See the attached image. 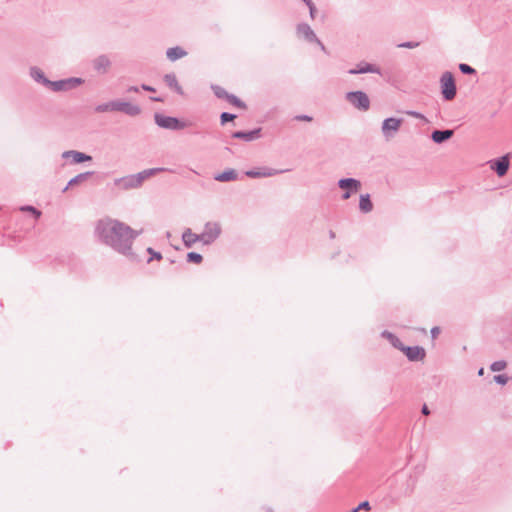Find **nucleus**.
Instances as JSON below:
<instances>
[{
	"label": "nucleus",
	"instance_id": "nucleus-11",
	"mask_svg": "<svg viewBox=\"0 0 512 512\" xmlns=\"http://www.w3.org/2000/svg\"><path fill=\"white\" fill-rule=\"evenodd\" d=\"M213 90L218 97L226 98L228 100V102L231 103L232 105H235L240 108L245 107L244 103L240 99H238L237 97H235L233 95H228L227 92L223 88L217 86V87H214Z\"/></svg>",
	"mask_w": 512,
	"mask_h": 512
},
{
	"label": "nucleus",
	"instance_id": "nucleus-28",
	"mask_svg": "<svg viewBox=\"0 0 512 512\" xmlns=\"http://www.w3.org/2000/svg\"><path fill=\"white\" fill-rule=\"evenodd\" d=\"M148 253L151 254V257L148 259V262H151L153 259L160 261L162 259V255L159 252H155L152 248L147 249Z\"/></svg>",
	"mask_w": 512,
	"mask_h": 512
},
{
	"label": "nucleus",
	"instance_id": "nucleus-10",
	"mask_svg": "<svg viewBox=\"0 0 512 512\" xmlns=\"http://www.w3.org/2000/svg\"><path fill=\"white\" fill-rule=\"evenodd\" d=\"M205 236H206V234L198 235L196 233H193L190 229H187L184 231V233L182 235V239H183L184 245L186 247H191L196 242H199V241L203 242V239H205Z\"/></svg>",
	"mask_w": 512,
	"mask_h": 512
},
{
	"label": "nucleus",
	"instance_id": "nucleus-31",
	"mask_svg": "<svg viewBox=\"0 0 512 512\" xmlns=\"http://www.w3.org/2000/svg\"><path fill=\"white\" fill-rule=\"evenodd\" d=\"M21 210H22V211H28V212L33 213V214L36 216V218H39V217H40V215H41V212H40V211H38V210H36V209H35L34 207H32V206L22 207V208H21Z\"/></svg>",
	"mask_w": 512,
	"mask_h": 512
},
{
	"label": "nucleus",
	"instance_id": "nucleus-17",
	"mask_svg": "<svg viewBox=\"0 0 512 512\" xmlns=\"http://www.w3.org/2000/svg\"><path fill=\"white\" fill-rule=\"evenodd\" d=\"M453 135V130H435L432 134V139L436 143H441L447 139H449Z\"/></svg>",
	"mask_w": 512,
	"mask_h": 512
},
{
	"label": "nucleus",
	"instance_id": "nucleus-41",
	"mask_svg": "<svg viewBox=\"0 0 512 512\" xmlns=\"http://www.w3.org/2000/svg\"><path fill=\"white\" fill-rule=\"evenodd\" d=\"M350 512H358V509L355 508V509L351 510Z\"/></svg>",
	"mask_w": 512,
	"mask_h": 512
},
{
	"label": "nucleus",
	"instance_id": "nucleus-6",
	"mask_svg": "<svg viewBox=\"0 0 512 512\" xmlns=\"http://www.w3.org/2000/svg\"><path fill=\"white\" fill-rule=\"evenodd\" d=\"M297 36L299 39L306 40L309 42H317L323 50H325V47L323 44L316 38V35L314 34L313 30L310 28V26L306 24H301L297 27Z\"/></svg>",
	"mask_w": 512,
	"mask_h": 512
},
{
	"label": "nucleus",
	"instance_id": "nucleus-4",
	"mask_svg": "<svg viewBox=\"0 0 512 512\" xmlns=\"http://www.w3.org/2000/svg\"><path fill=\"white\" fill-rule=\"evenodd\" d=\"M441 92L446 100H452L456 95L455 80L450 72L442 74L440 79Z\"/></svg>",
	"mask_w": 512,
	"mask_h": 512
},
{
	"label": "nucleus",
	"instance_id": "nucleus-32",
	"mask_svg": "<svg viewBox=\"0 0 512 512\" xmlns=\"http://www.w3.org/2000/svg\"><path fill=\"white\" fill-rule=\"evenodd\" d=\"M494 380L499 384H506L508 382V377L505 375H497L494 377Z\"/></svg>",
	"mask_w": 512,
	"mask_h": 512
},
{
	"label": "nucleus",
	"instance_id": "nucleus-38",
	"mask_svg": "<svg viewBox=\"0 0 512 512\" xmlns=\"http://www.w3.org/2000/svg\"><path fill=\"white\" fill-rule=\"evenodd\" d=\"M142 88H143L144 90H147V91H154V89H153L152 87L147 86V85H143V86H142Z\"/></svg>",
	"mask_w": 512,
	"mask_h": 512
},
{
	"label": "nucleus",
	"instance_id": "nucleus-15",
	"mask_svg": "<svg viewBox=\"0 0 512 512\" xmlns=\"http://www.w3.org/2000/svg\"><path fill=\"white\" fill-rule=\"evenodd\" d=\"M237 172L234 169H229L222 173L217 174L214 179L219 182H229L237 179Z\"/></svg>",
	"mask_w": 512,
	"mask_h": 512
},
{
	"label": "nucleus",
	"instance_id": "nucleus-20",
	"mask_svg": "<svg viewBox=\"0 0 512 512\" xmlns=\"http://www.w3.org/2000/svg\"><path fill=\"white\" fill-rule=\"evenodd\" d=\"M367 72H377V69L367 63H362L357 66L356 69H352L349 71L351 74H357V73H367Z\"/></svg>",
	"mask_w": 512,
	"mask_h": 512
},
{
	"label": "nucleus",
	"instance_id": "nucleus-36",
	"mask_svg": "<svg viewBox=\"0 0 512 512\" xmlns=\"http://www.w3.org/2000/svg\"><path fill=\"white\" fill-rule=\"evenodd\" d=\"M439 333H440V329L438 327L432 328L431 334H432L433 338H436L439 335Z\"/></svg>",
	"mask_w": 512,
	"mask_h": 512
},
{
	"label": "nucleus",
	"instance_id": "nucleus-8",
	"mask_svg": "<svg viewBox=\"0 0 512 512\" xmlns=\"http://www.w3.org/2000/svg\"><path fill=\"white\" fill-rule=\"evenodd\" d=\"M400 349L405 353V355L411 361L423 360L425 355H426L425 350L422 347H419V346H415V347H400Z\"/></svg>",
	"mask_w": 512,
	"mask_h": 512
},
{
	"label": "nucleus",
	"instance_id": "nucleus-29",
	"mask_svg": "<svg viewBox=\"0 0 512 512\" xmlns=\"http://www.w3.org/2000/svg\"><path fill=\"white\" fill-rule=\"evenodd\" d=\"M459 69L465 74H472L475 70L467 64H460Z\"/></svg>",
	"mask_w": 512,
	"mask_h": 512
},
{
	"label": "nucleus",
	"instance_id": "nucleus-40",
	"mask_svg": "<svg viewBox=\"0 0 512 512\" xmlns=\"http://www.w3.org/2000/svg\"><path fill=\"white\" fill-rule=\"evenodd\" d=\"M301 119L306 120V121H310L311 120V118L307 117V116L301 117Z\"/></svg>",
	"mask_w": 512,
	"mask_h": 512
},
{
	"label": "nucleus",
	"instance_id": "nucleus-23",
	"mask_svg": "<svg viewBox=\"0 0 512 512\" xmlns=\"http://www.w3.org/2000/svg\"><path fill=\"white\" fill-rule=\"evenodd\" d=\"M109 66H110V61L108 60V58H106L104 56H101L95 60V68L98 71L104 72L108 69Z\"/></svg>",
	"mask_w": 512,
	"mask_h": 512
},
{
	"label": "nucleus",
	"instance_id": "nucleus-7",
	"mask_svg": "<svg viewBox=\"0 0 512 512\" xmlns=\"http://www.w3.org/2000/svg\"><path fill=\"white\" fill-rule=\"evenodd\" d=\"M339 186L341 189H347L348 191L343 195L344 199H348L350 197V192H358L361 184L358 180L355 179H342L339 181Z\"/></svg>",
	"mask_w": 512,
	"mask_h": 512
},
{
	"label": "nucleus",
	"instance_id": "nucleus-5",
	"mask_svg": "<svg viewBox=\"0 0 512 512\" xmlns=\"http://www.w3.org/2000/svg\"><path fill=\"white\" fill-rule=\"evenodd\" d=\"M103 110L121 111L128 115H137L140 112L138 106L128 102L115 101L107 104Z\"/></svg>",
	"mask_w": 512,
	"mask_h": 512
},
{
	"label": "nucleus",
	"instance_id": "nucleus-22",
	"mask_svg": "<svg viewBox=\"0 0 512 512\" xmlns=\"http://www.w3.org/2000/svg\"><path fill=\"white\" fill-rule=\"evenodd\" d=\"M185 51L182 50L181 48L179 47H175V48H170L168 49L167 51V57L172 60V61H175L181 57H183L185 55Z\"/></svg>",
	"mask_w": 512,
	"mask_h": 512
},
{
	"label": "nucleus",
	"instance_id": "nucleus-24",
	"mask_svg": "<svg viewBox=\"0 0 512 512\" xmlns=\"http://www.w3.org/2000/svg\"><path fill=\"white\" fill-rule=\"evenodd\" d=\"M187 260H188V262H191L194 264H200L203 260V257L199 253L190 252L187 254Z\"/></svg>",
	"mask_w": 512,
	"mask_h": 512
},
{
	"label": "nucleus",
	"instance_id": "nucleus-16",
	"mask_svg": "<svg viewBox=\"0 0 512 512\" xmlns=\"http://www.w3.org/2000/svg\"><path fill=\"white\" fill-rule=\"evenodd\" d=\"M233 138H239L244 141H253L259 137V130H251L249 132H236L232 135Z\"/></svg>",
	"mask_w": 512,
	"mask_h": 512
},
{
	"label": "nucleus",
	"instance_id": "nucleus-34",
	"mask_svg": "<svg viewBox=\"0 0 512 512\" xmlns=\"http://www.w3.org/2000/svg\"><path fill=\"white\" fill-rule=\"evenodd\" d=\"M356 508L358 509V511L361 510V509L369 511L370 510V504H369L368 501H364V502L360 503Z\"/></svg>",
	"mask_w": 512,
	"mask_h": 512
},
{
	"label": "nucleus",
	"instance_id": "nucleus-25",
	"mask_svg": "<svg viewBox=\"0 0 512 512\" xmlns=\"http://www.w3.org/2000/svg\"><path fill=\"white\" fill-rule=\"evenodd\" d=\"M406 116H415L418 119V123L415 124L416 126H426L430 124V122L423 116L413 113H406Z\"/></svg>",
	"mask_w": 512,
	"mask_h": 512
},
{
	"label": "nucleus",
	"instance_id": "nucleus-26",
	"mask_svg": "<svg viewBox=\"0 0 512 512\" xmlns=\"http://www.w3.org/2000/svg\"><path fill=\"white\" fill-rule=\"evenodd\" d=\"M506 366L507 364L505 361H496L491 365V370L495 372L502 371L506 368Z\"/></svg>",
	"mask_w": 512,
	"mask_h": 512
},
{
	"label": "nucleus",
	"instance_id": "nucleus-3",
	"mask_svg": "<svg viewBox=\"0 0 512 512\" xmlns=\"http://www.w3.org/2000/svg\"><path fill=\"white\" fill-rule=\"evenodd\" d=\"M346 100L358 110L367 111L370 107V99L363 91L348 92Z\"/></svg>",
	"mask_w": 512,
	"mask_h": 512
},
{
	"label": "nucleus",
	"instance_id": "nucleus-18",
	"mask_svg": "<svg viewBox=\"0 0 512 512\" xmlns=\"http://www.w3.org/2000/svg\"><path fill=\"white\" fill-rule=\"evenodd\" d=\"M408 124L405 119L402 118H388L384 121L383 127L385 129L388 128H398L401 125Z\"/></svg>",
	"mask_w": 512,
	"mask_h": 512
},
{
	"label": "nucleus",
	"instance_id": "nucleus-13",
	"mask_svg": "<svg viewBox=\"0 0 512 512\" xmlns=\"http://www.w3.org/2000/svg\"><path fill=\"white\" fill-rule=\"evenodd\" d=\"M156 123L163 128H177L180 123L176 118L156 115Z\"/></svg>",
	"mask_w": 512,
	"mask_h": 512
},
{
	"label": "nucleus",
	"instance_id": "nucleus-35",
	"mask_svg": "<svg viewBox=\"0 0 512 512\" xmlns=\"http://www.w3.org/2000/svg\"><path fill=\"white\" fill-rule=\"evenodd\" d=\"M53 88L54 90H61V89H64V87L67 85L66 82H57V83H53Z\"/></svg>",
	"mask_w": 512,
	"mask_h": 512
},
{
	"label": "nucleus",
	"instance_id": "nucleus-30",
	"mask_svg": "<svg viewBox=\"0 0 512 512\" xmlns=\"http://www.w3.org/2000/svg\"><path fill=\"white\" fill-rule=\"evenodd\" d=\"M234 118H235L234 114L222 113V115H221V124L224 125V124H226L227 121L233 120Z\"/></svg>",
	"mask_w": 512,
	"mask_h": 512
},
{
	"label": "nucleus",
	"instance_id": "nucleus-19",
	"mask_svg": "<svg viewBox=\"0 0 512 512\" xmlns=\"http://www.w3.org/2000/svg\"><path fill=\"white\" fill-rule=\"evenodd\" d=\"M360 210L364 213H368L372 210L373 204L370 200L369 195H362L359 202Z\"/></svg>",
	"mask_w": 512,
	"mask_h": 512
},
{
	"label": "nucleus",
	"instance_id": "nucleus-21",
	"mask_svg": "<svg viewBox=\"0 0 512 512\" xmlns=\"http://www.w3.org/2000/svg\"><path fill=\"white\" fill-rule=\"evenodd\" d=\"M275 173L272 170L264 169V170H250L246 172V175L251 178H258V177H269L274 175Z\"/></svg>",
	"mask_w": 512,
	"mask_h": 512
},
{
	"label": "nucleus",
	"instance_id": "nucleus-14",
	"mask_svg": "<svg viewBox=\"0 0 512 512\" xmlns=\"http://www.w3.org/2000/svg\"><path fill=\"white\" fill-rule=\"evenodd\" d=\"M65 158H71L74 163H81L84 161H90L91 156L77 151H68L63 154Z\"/></svg>",
	"mask_w": 512,
	"mask_h": 512
},
{
	"label": "nucleus",
	"instance_id": "nucleus-37",
	"mask_svg": "<svg viewBox=\"0 0 512 512\" xmlns=\"http://www.w3.org/2000/svg\"><path fill=\"white\" fill-rule=\"evenodd\" d=\"M422 413L424 415H428L430 413L429 410H428V407L426 405H424V407L422 408Z\"/></svg>",
	"mask_w": 512,
	"mask_h": 512
},
{
	"label": "nucleus",
	"instance_id": "nucleus-39",
	"mask_svg": "<svg viewBox=\"0 0 512 512\" xmlns=\"http://www.w3.org/2000/svg\"><path fill=\"white\" fill-rule=\"evenodd\" d=\"M478 375H480V376L484 375V369H483V368H481V369L478 371Z\"/></svg>",
	"mask_w": 512,
	"mask_h": 512
},
{
	"label": "nucleus",
	"instance_id": "nucleus-27",
	"mask_svg": "<svg viewBox=\"0 0 512 512\" xmlns=\"http://www.w3.org/2000/svg\"><path fill=\"white\" fill-rule=\"evenodd\" d=\"M165 81L169 86L179 89V87L177 86L176 77L174 75H166Z\"/></svg>",
	"mask_w": 512,
	"mask_h": 512
},
{
	"label": "nucleus",
	"instance_id": "nucleus-12",
	"mask_svg": "<svg viewBox=\"0 0 512 512\" xmlns=\"http://www.w3.org/2000/svg\"><path fill=\"white\" fill-rule=\"evenodd\" d=\"M220 233V228L215 223H208L206 225V229L202 234H206L205 239H203V242L205 244H208L212 242Z\"/></svg>",
	"mask_w": 512,
	"mask_h": 512
},
{
	"label": "nucleus",
	"instance_id": "nucleus-9",
	"mask_svg": "<svg viewBox=\"0 0 512 512\" xmlns=\"http://www.w3.org/2000/svg\"><path fill=\"white\" fill-rule=\"evenodd\" d=\"M491 169L495 170L499 177L504 176L509 169V159L503 156L500 159L491 163Z\"/></svg>",
	"mask_w": 512,
	"mask_h": 512
},
{
	"label": "nucleus",
	"instance_id": "nucleus-1",
	"mask_svg": "<svg viewBox=\"0 0 512 512\" xmlns=\"http://www.w3.org/2000/svg\"><path fill=\"white\" fill-rule=\"evenodd\" d=\"M95 232L104 243L125 255L130 254L132 243L137 236V232L129 225L110 217L100 219Z\"/></svg>",
	"mask_w": 512,
	"mask_h": 512
},
{
	"label": "nucleus",
	"instance_id": "nucleus-2",
	"mask_svg": "<svg viewBox=\"0 0 512 512\" xmlns=\"http://www.w3.org/2000/svg\"><path fill=\"white\" fill-rule=\"evenodd\" d=\"M164 171L163 168H153L144 170L138 174L130 175L121 179L116 180V185L124 189L137 188L146 179L156 175L157 173Z\"/></svg>",
	"mask_w": 512,
	"mask_h": 512
},
{
	"label": "nucleus",
	"instance_id": "nucleus-33",
	"mask_svg": "<svg viewBox=\"0 0 512 512\" xmlns=\"http://www.w3.org/2000/svg\"><path fill=\"white\" fill-rule=\"evenodd\" d=\"M305 3L309 7V9H310L311 17L314 18V14H315V11H316V8H315L314 4L312 3L311 0H306Z\"/></svg>",
	"mask_w": 512,
	"mask_h": 512
}]
</instances>
